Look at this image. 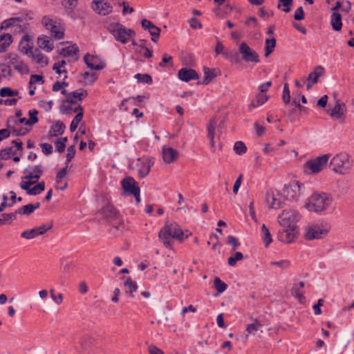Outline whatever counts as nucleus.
Wrapping results in <instances>:
<instances>
[{
    "mask_svg": "<svg viewBox=\"0 0 354 354\" xmlns=\"http://www.w3.org/2000/svg\"><path fill=\"white\" fill-rule=\"evenodd\" d=\"M331 201L332 198L327 194L315 193L309 197L306 206L308 210L319 213L326 209Z\"/></svg>",
    "mask_w": 354,
    "mask_h": 354,
    "instance_id": "1",
    "label": "nucleus"
},
{
    "mask_svg": "<svg viewBox=\"0 0 354 354\" xmlns=\"http://www.w3.org/2000/svg\"><path fill=\"white\" fill-rule=\"evenodd\" d=\"M107 29L113 35L116 41L124 44L128 42L129 37L135 35L134 30L127 28L120 23H111L109 24Z\"/></svg>",
    "mask_w": 354,
    "mask_h": 354,
    "instance_id": "2",
    "label": "nucleus"
},
{
    "mask_svg": "<svg viewBox=\"0 0 354 354\" xmlns=\"http://www.w3.org/2000/svg\"><path fill=\"white\" fill-rule=\"evenodd\" d=\"M352 162L349 159V156L346 153H339L336 154L330 162V166L332 169L341 174L347 173L351 169Z\"/></svg>",
    "mask_w": 354,
    "mask_h": 354,
    "instance_id": "3",
    "label": "nucleus"
},
{
    "mask_svg": "<svg viewBox=\"0 0 354 354\" xmlns=\"http://www.w3.org/2000/svg\"><path fill=\"white\" fill-rule=\"evenodd\" d=\"M301 215L296 209H284L278 216V222L283 227H297Z\"/></svg>",
    "mask_w": 354,
    "mask_h": 354,
    "instance_id": "4",
    "label": "nucleus"
},
{
    "mask_svg": "<svg viewBox=\"0 0 354 354\" xmlns=\"http://www.w3.org/2000/svg\"><path fill=\"white\" fill-rule=\"evenodd\" d=\"M100 214H102L104 218L111 223V225L117 229L120 230V227L123 225V223L120 219V214L117 209L110 204H106L100 211Z\"/></svg>",
    "mask_w": 354,
    "mask_h": 354,
    "instance_id": "5",
    "label": "nucleus"
},
{
    "mask_svg": "<svg viewBox=\"0 0 354 354\" xmlns=\"http://www.w3.org/2000/svg\"><path fill=\"white\" fill-rule=\"evenodd\" d=\"M43 26L50 32V35L55 39H62L64 37V28L57 21L48 16L41 19Z\"/></svg>",
    "mask_w": 354,
    "mask_h": 354,
    "instance_id": "6",
    "label": "nucleus"
},
{
    "mask_svg": "<svg viewBox=\"0 0 354 354\" xmlns=\"http://www.w3.org/2000/svg\"><path fill=\"white\" fill-rule=\"evenodd\" d=\"M122 189L126 196H133L137 201H140V187L138 183L131 176H126L121 182Z\"/></svg>",
    "mask_w": 354,
    "mask_h": 354,
    "instance_id": "7",
    "label": "nucleus"
},
{
    "mask_svg": "<svg viewBox=\"0 0 354 354\" xmlns=\"http://www.w3.org/2000/svg\"><path fill=\"white\" fill-rule=\"evenodd\" d=\"M330 157V154H324L315 159L310 160L305 164V169H308L313 174L318 173L326 167Z\"/></svg>",
    "mask_w": 354,
    "mask_h": 354,
    "instance_id": "8",
    "label": "nucleus"
},
{
    "mask_svg": "<svg viewBox=\"0 0 354 354\" xmlns=\"http://www.w3.org/2000/svg\"><path fill=\"white\" fill-rule=\"evenodd\" d=\"M302 186L298 181L292 180L285 186L283 194L289 201H297L301 194Z\"/></svg>",
    "mask_w": 354,
    "mask_h": 354,
    "instance_id": "9",
    "label": "nucleus"
},
{
    "mask_svg": "<svg viewBox=\"0 0 354 354\" xmlns=\"http://www.w3.org/2000/svg\"><path fill=\"white\" fill-rule=\"evenodd\" d=\"M328 233V230L322 226L314 225L306 228L304 238L306 240L311 241L320 239L325 237Z\"/></svg>",
    "mask_w": 354,
    "mask_h": 354,
    "instance_id": "10",
    "label": "nucleus"
},
{
    "mask_svg": "<svg viewBox=\"0 0 354 354\" xmlns=\"http://www.w3.org/2000/svg\"><path fill=\"white\" fill-rule=\"evenodd\" d=\"M9 59L8 64L12 66L14 68L21 74H28L30 72L29 68L26 64H25L20 57L14 53H10L8 55Z\"/></svg>",
    "mask_w": 354,
    "mask_h": 354,
    "instance_id": "11",
    "label": "nucleus"
},
{
    "mask_svg": "<svg viewBox=\"0 0 354 354\" xmlns=\"http://www.w3.org/2000/svg\"><path fill=\"white\" fill-rule=\"evenodd\" d=\"M239 53L241 54L243 59L247 62H259V55L256 51L252 50L246 43L243 42L239 46Z\"/></svg>",
    "mask_w": 354,
    "mask_h": 354,
    "instance_id": "12",
    "label": "nucleus"
},
{
    "mask_svg": "<svg viewBox=\"0 0 354 354\" xmlns=\"http://www.w3.org/2000/svg\"><path fill=\"white\" fill-rule=\"evenodd\" d=\"M153 163L154 161L153 158L148 157H142L138 159L137 167L140 178H145L149 174L150 169L153 165Z\"/></svg>",
    "mask_w": 354,
    "mask_h": 354,
    "instance_id": "13",
    "label": "nucleus"
},
{
    "mask_svg": "<svg viewBox=\"0 0 354 354\" xmlns=\"http://www.w3.org/2000/svg\"><path fill=\"white\" fill-rule=\"evenodd\" d=\"M297 234V227H283L279 232L278 239L281 242L289 243L295 240Z\"/></svg>",
    "mask_w": 354,
    "mask_h": 354,
    "instance_id": "14",
    "label": "nucleus"
},
{
    "mask_svg": "<svg viewBox=\"0 0 354 354\" xmlns=\"http://www.w3.org/2000/svg\"><path fill=\"white\" fill-rule=\"evenodd\" d=\"M52 227V225H42L31 230H26L21 234L22 238L32 239L39 235H42Z\"/></svg>",
    "mask_w": 354,
    "mask_h": 354,
    "instance_id": "15",
    "label": "nucleus"
},
{
    "mask_svg": "<svg viewBox=\"0 0 354 354\" xmlns=\"http://www.w3.org/2000/svg\"><path fill=\"white\" fill-rule=\"evenodd\" d=\"M267 205L272 209H279L282 207L283 201L281 200L280 194L270 190L266 195Z\"/></svg>",
    "mask_w": 354,
    "mask_h": 354,
    "instance_id": "16",
    "label": "nucleus"
},
{
    "mask_svg": "<svg viewBox=\"0 0 354 354\" xmlns=\"http://www.w3.org/2000/svg\"><path fill=\"white\" fill-rule=\"evenodd\" d=\"M92 8L97 14L106 15L112 12V6L104 0H93L92 2Z\"/></svg>",
    "mask_w": 354,
    "mask_h": 354,
    "instance_id": "17",
    "label": "nucleus"
},
{
    "mask_svg": "<svg viewBox=\"0 0 354 354\" xmlns=\"http://www.w3.org/2000/svg\"><path fill=\"white\" fill-rule=\"evenodd\" d=\"M141 25L145 30H149L151 35V40L153 42H157L160 37V29L158 26H155L151 21L145 19L141 21Z\"/></svg>",
    "mask_w": 354,
    "mask_h": 354,
    "instance_id": "18",
    "label": "nucleus"
},
{
    "mask_svg": "<svg viewBox=\"0 0 354 354\" xmlns=\"http://www.w3.org/2000/svg\"><path fill=\"white\" fill-rule=\"evenodd\" d=\"M97 57L94 55H90L88 53L84 56V61L86 66L92 70L100 71L105 68L106 64L102 61H99Z\"/></svg>",
    "mask_w": 354,
    "mask_h": 354,
    "instance_id": "19",
    "label": "nucleus"
},
{
    "mask_svg": "<svg viewBox=\"0 0 354 354\" xmlns=\"http://www.w3.org/2000/svg\"><path fill=\"white\" fill-rule=\"evenodd\" d=\"M78 91H75L67 94V96L64 100H63V103H70L71 104H76V101L75 99H77V101L81 102L84 97H86L88 95V92L86 90L80 89Z\"/></svg>",
    "mask_w": 354,
    "mask_h": 354,
    "instance_id": "20",
    "label": "nucleus"
},
{
    "mask_svg": "<svg viewBox=\"0 0 354 354\" xmlns=\"http://www.w3.org/2000/svg\"><path fill=\"white\" fill-rule=\"evenodd\" d=\"M178 76L180 80L186 82L198 79V75L195 70L187 68H183L179 70Z\"/></svg>",
    "mask_w": 354,
    "mask_h": 354,
    "instance_id": "21",
    "label": "nucleus"
},
{
    "mask_svg": "<svg viewBox=\"0 0 354 354\" xmlns=\"http://www.w3.org/2000/svg\"><path fill=\"white\" fill-rule=\"evenodd\" d=\"M168 228L167 225H165L159 232L158 238L163 245L167 248H171L172 245V236Z\"/></svg>",
    "mask_w": 354,
    "mask_h": 354,
    "instance_id": "22",
    "label": "nucleus"
},
{
    "mask_svg": "<svg viewBox=\"0 0 354 354\" xmlns=\"http://www.w3.org/2000/svg\"><path fill=\"white\" fill-rule=\"evenodd\" d=\"M162 158L165 162L169 164L175 161L178 156V152L171 147L162 148Z\"/></svg>",
    "mask_w": 354,
    "mask_h": 354,
    "instance_id": "23",
    "label": "nucleus"
},
{
    "mask_svg": "<svg viewBox=\"0 0 354 354\" xmlns=\"http://www.w3.org/2000/svg\"><path fill=\"white\" fill-rule=\"evenodd\" d=\"M166 225L170 230L169 231L173 239H176L178 241H183L188 237V236H184V233L183 230L180 229V226L176 223H171L170 224Z\"/></svg>",
    "mask_w": 354,
    "mask_h": 354,
    "instance_id": "24",
    "label": "nucleus"
},
{
    "mask_svg": "<svg viewBox=\"0 0 354 354\" xmlns=\"http://www.w3.org/2000/svg\"><path fill=\"white\" fill-rule=\"evenodd\" d=\"M37 44L39 48L46 52H50L54 48L53 40L46 35L39 36L37 39Z\"/></svg>",
    "mask_w": 354,
    "mask_h": 354,
    "instance_id": "25",
    "label": "nucleus"
},
{
    "mask_svg": "<svg viewBox=\"0 0 354 354\" xmlns=\"http://www.w3.org/2000/svg\"><path fill=\"white\" fill-rule=\"evenodd\" d=\"M24 174H27L26 176L22 177V179L26 180H39L43 173V167L41 165L35 166L33 171H29L28 169L24 170Z\"/></svg>",
    "mask_w": 354,
    "mask_h": 354,
    "instance_id": "26",
    "label": "nucleus"
},
{
    "mask_svg": "<svg viewBox=\"0 0 354 354\" xmlns=\"http://www.w3.org/2000/svg\"><path fill=\"white\" fill-rule=\"evenodd\" d=\"M66 126L63 122L58 120L52 124L49 131V136L50 137H57L64 133Z\"/></svg>",
    "mask_w": 354,
    "mask_h": 354,
    "instance_id": "27",
    "label": "nucleus"
},
{
    "mask_svg": "<svg viewBox=\"0 0 354 354\" xmlns=\"http://www.w3.org/2000/svg\"><path fill=\"white\" fill-rule=\"evenodd\" d=\"M32 43L30 42L29 36L24 35L19 45V50L26 55H28L29 53H32Z\"/></svg>",
    "mask_w": 354,
    "mask_h": 354,
    "instance_id": "28",
    "label": "nucleus"
},
{
    "mask_svg": "<svg viewBox=\"0 0 354 354\" xmlns=\"http://www.w3.org/2000/svg\"><path fill=\"white\" fill-rule=\"evenodd\" d=\"M268 98H269V97L267 95H264L263 93H259L255 96V99L253 100L251 102V103L248 105V110L250 111L253 109L263 105L268 101Z\"/></svg>",
    "mask_w": 354,
    "mask_h": 354,
    "instance_id": "29",
    "label": "nucleus"
},
{
    "mask_svg": "<svg viewBox=\"0 0 354 354\" xmlns=\"http://www.w3.org/2000/svg\"><path fill=\"white\" fill-rule=\"evenodd\" d=\"M324 74V68L322 66H317L315 67V70L308 75L307 81L311 82L312 84H315L318 82L319 78L323 76Z\"/></svg>",
    "mask_w": 354,
    "mask_h": 354,
    "instance_id": "30",
    "label": "nucleus"
},
{
    "mask_svg": "<svg viewBox=\"0 0 354 354\" xmlns=\"http://www.w3.org/2000/svg\"><path fill=\"white\" fill-rule=\"evenodd\" d=\"M330 25L333 29L335 31H339L342 30V15L339 12H333L330 19Z\"/></svg>",
    "mask_w": 354,
    "mask_h": 354,
    "instance_id": "31",
    "label": "nucleus"
},
{
    "mask_svg": "<svg viewBox=\"0 0 354 354\" xmlns=\"http://www.w3.org/2000/svg\"><path fill=\"white\" fill-rule=\"evenodd\" d=\"M40 207V203L37 202L35 204H28L26 205L21 208L17 210V214L21 215H30L32 214L35 209H38Z\"/></svg>",
    "mask_w": 354,
    "mask_h": 354,
    "instance_id": "32",
    "label": "nucleus"
},
{
    "mask_svg": "<svg viewBox=\"0 0 354 354\" xmlns=\"http://www.w3.org/2000/svg\"><path fill=\"white\" fill-rule=\"evenodd\" d=\"M216 126V121L215 118H212L209 124H207V138L210 140V146L211 148L214 147V132H215V128Z\"/></svg>",
    "mask_w": 354,
    "mask_h": 354,
    "instance_id": "33",
    "label": "nucleus"
},
{
    "mask_svg": "<svg viewBox=\"0 0 354 354\" xmlns=\"http://www.w3.org/2000/svg\"><path fill=\"white\" fill-rule=\"evenodd\" d=\"M12 37L10 34H3L0 36V53L5 52L12 44Z\"/></svg>",
    "mask_w": 354,
    "mask_h": 354,
    "instance_id": "34",
    "label": "nucleus"
},
{
    "mask_svg": "<svg viewBox=\"0 0 354 354\" xmlns=\"http://www.w3.org/2000/svg\"><path fill=\"white\" fill-rule=\"evenodd\" d=\"M344 104L337 103L330 112L328 110L327 111L333 118L340 119L344 114Z\"/></svg>",
    "mask_w": 354,
    "mask_h": 354,
    "instance_id": "35",
    "label": "nucleus"
},
{
    "mask_svg": "<svg viewBox=\"0 0 354 354\" xmlns=\"http://www.w3.org/2000/svg\"><path fill=\"white\" fill-rule=\"evenodd\" d=\"M79 52V48L76 44H73L66 48H63L60 52L59 55L64 57L73 56L76 55Z\"/></svg>",
    "mask_w": 354,
    "mask_h": 354,
    "instance_id": "36",
    "label": "nucleus"
},
{
    "mask_svg": "<svg viewBox=\"0 0 354 354\" xmlns=\"http://www.w3.org/2000/svg\"><path fill=\"white\" fill-rule=\"evenodd\" d=\"M62 5L71 15L78 5V0H62Z\"/></svg>",
    "mask_w": 354,
    "mask_h": 354,
    "instance_id": "37",
    "label": "nucleus"
},
{
    "mask_svg": "<svg viewBox=\"0 0 354 354\" xmlns=\"http://www.w3.org/2000/svg\"><path fill=\"white\" fill-rule=\"evenodd\" d=\"M124 286L127 288L126 292L129 293L131 297H133V293L137 291L138 285L136 281H133L131 278L128 277L124 282Z\"/></svg>",
    "mask_w": 354,
    "mask_h": 354,
    "instance_id": "38",
    "label": "nucleus"
},
{
    "mask_svg": "<svg viewBox=\"0 0 354 354\" xmlns=\"http://www.w3.org/2000/svg\"><path fill=\"white\" fill-rule=\"evenodd\" d=\"M275 46L276 39L274 37L266 39L265 43V57H269L270 55L274 51Z\"/></svg>",
    "mask_w": 354,
    "mask_h": 354,
    "instance_id": "39",
    "label": "nucleus"
},
{
    "mask_svg": "<svg viewBox=\"0 0 354 354\" xmlns=\"http://www.w3.org/2000/svg\"><path fill=\"white\" fill-rule=\"evenodd\" d=\"M261 232L265 245L266 247H268L272 241V239L268 228L266 226L265 224H263L261 227Z\"/></svg>",
    "mask_w": 354,
    "mask_h": 354,
    "instance_id": "40",
    "label": "nucleus"
},
{
    "mask_svg": "<svg viewBox=\"0 0 354 354\" xmlns=\"http://www.w3.org/2000/svg\"><path fill=\"white\" fill-rule=\"evenodd\" d=\"M291 294L293 297L298 299L301 304H304L306 301V297L304 296L301 289L298 288L297 285H294L291 289Z\"/></svg>",
    "mask_w": 354,
    "mask_h": 354,
    "instance_id": "41",
    "label": "nucleus"
},
{
    "mask_svg": "<svg viewBox=\"0 0 354 354\" xmlns=\"http://www.w3.org/2000/svg\"><path fill=\"white\" fill-rule=\"evenodd\" d=\"M134 77L137 80L138 83L151 84L153 83L152 77L149 74L137 73Z\"/></svg>",
    "mask_w": 354,
    "mask_h": 354,
    "instance_id": "42",
    "label": "nucleus"
},
{
    "mask_svg": "<svg viewBox=\"0 0 354 354\" xmlns=\"http://www.w3.org/2000/svg\"><path fill=\"white\" fill-rule=\"evenodd\" d=\"M44 189H45V182L41 181L37 185L34 186L33 187H32L29 190H28L27 194L35 196V195L39 194Z\"/></svg>",
    "mask_w": 354,
    "mask_h": 354,
    "instance_id": "43",
    "label": "nucleus"
},
{
    "mask_svg": "<svg viewBox=\"0 0 354 354\" xmlns=\"http://www.w3.org/2000/svg\"><path fill=\"white\" fill-rule=\"evenodd\" d=\"M82 77L85 81L86 85H91L93 84L97 79V75L95 73H89L88 71L84 72L82 74Z\"/></svg>",
    "mask_w": 354,
    "mask_h": 354,
    "instance_id": "44",
    "label": "nucleus"
},
{
    "mask_svg": "<svg viewBox=\"0 0 354 354\" xmlns=\"http://www.w3.org/2000/svg\"><path fill=\"white\" fill-rule=\"evenodd\" d=\"M68 141L67 137H62L55 142V149L59 153H63L66 148V144Z\"/></svg>",
    "mask_w": 354,
    "mask_h": 354,
    "instance_id": "45",
    "label": "nucleus"
},
{
    "mask_svg": "<svg viewBox=\"0 0 354 354\" xmlns=\"http://www.w3.org/2000/svg\"><path fill=\"white\" fill-rule=\"evenodd\" d=\"M82 118H83L82 113H78L75 116V118L72 120L71 125H70V131L71 132H74L77 129L80 122L82 120Z\"/></svg>",
    "mask_w": 354,
    "mask_h": 354,
    "instance_id": "46",
    "label": "nucleus"
},
{
    "mask_svg": "<svg viewBox=\"0 0 354 354\" xmlns=\"http://www.w3.org/2000/svg\"><path fill=\"white\" fill-rule=\"evenodd\" d=\"M234 150L238 155H243L247 151L245 145L242 141H237L234 143Z\"/></svg>",
    "mask_w": 354,
    "mask_h": 354,
    "instance_id": "47",
    "label": "nucleus"
},
{
    "mask_svg": "<svg viewBox=\"0 0 354 354\" xmlns=\"http://www.w3.org/2000/svg\"><path fill=\"white\" fill-rule=\"evenodd\" d=\"M261 326V324L255 319L253 323L247 325L246 331L250 335H254Z\"/></svg>",
    "mask_w": 354,
    "mask_h": 354,
    "instance_id": "48",
    "label": "nucleus"
},
{
    "mask_svg": "<svg viewBox=\"0 0 354 354\" xmlns=\"http://www.w3.org/2000/svg\"><path fill=\"white\" fill-rule=\"evenodd\" d=\"M207 244L208 245L212 244V250H216L217 248H218V253H220L219 248H220L221 245L218 242V236L216 234H212L209 236V239L207 241Z\"/></svg>",
    "mask_w": 354,
    "mask_h": 354,
    "instance_id": "49",
    "label": "nucleus"
},
{
    "mask_svg": "<svg viewBox=\"0 0 354 354\" xmlns=\"http://www.w3.org/2000/svg\"><path fill=\"white\" fill-rule=\"evenodd\" d=\"M33 57L36 59L37 64H40L41 66H47L48 64V57L43 55L42 53H37L36 55H32Z\"/></svg>",
    "mask_w": 354,
    "mask_h": 354,
    "instance_id": "50",
    "label": "nucleus"
},
{
    "mask_svg": "<svg viewBox=\"0 0 354 354\" xmlns=\"http://www.w3.org/2000/svg\"><path fill=\"white\" fill-rule=\"evenodd\" d=\"M19 21L18 18H10V19L4 20L0 26V32L3 30H6L11 26H14L15 24Z\"/></svg>",
    "mask_w": 354,
    "mask_h": 354,
    "instance_id": "51",
    "label": "nucleus"
},
{
    "mask_svg": "<svg viewBox=\"0 0 354 354\" xmlns=\"http://www.w3.org/2000/svg\"><path fill=\"white\" fill-rule=\"evenodd\" d=\"M243 258V255L241 252H236L234 256H231L227 259V263L230 266H234L237 261H240Z\"/></svg>",
    "mask_w": 354,
    "mask_h": 354,
    "instance_id": "52",
    "label": "nucleus"
},
{
    "mask_svg": "<svg viewBox=\"0 0 354 354\" xmlns=\"http://www.w3.org/2000/svg\"><path fill=\"white\" fill-rule=\"evenodd\" d=\"M144 99H145V96H143V95H137L136 97H132L125 98V99L122 100V101L121 102V106H124L127 102H129L130 100H137L138 102H134V104L136 106H140V103L143 101Z\"/></svg>",
    "mask_w": 354,
    "mask_h": 354,
    "instance_id": "53",
    "label": "nucleus"
},
{
    "mask_svg": "<svg viewBox=\"0 0 354 354\" xmlns=\"http://www.w3.org/2000/svg\"><path fill=\"white\" fill-rule=\"evenodd\" d=\"M204 71L205 77L203 83L207 84L215 77V74L209 68H204Z\"/></svg>",
    "mask_w": 354,
    "mask_h": 354,
    "instance_id": "54",
    "label": "nucleus"
},
{
    "mask_svg": "<svg viewBox=\"0 0 354 354\" xmlns=\"http://www.w3.org/2000/svg\"><path fill=\"white\" fill-rule=\"evenodd\" d=\"M270 264L272 266H277L281 270L286 269L290 267V263L288 260H281L279 261H271Z\"/></svg>",
    "mask_w": 354,
    "mask_h": 354,
    "instance_id": "55",
    "label": "nucleus"
},
{
    "mask_svg": "<svg viewBox=\"0 0 354 354\" xmlns=\"http://www.w3.org/2000/svg\"><path fill=\"white\" fill-rule=\"evenodd\" d=\"M38 114V111L36 109L30 110L28 112V115L30 116V118L28 119V122L29 124V126H31L37 122H38V118L37 117V115Z\"/></svg>",
    "mask_w": 354,
    "mask_h": 354,
    "instance_id": "56",
    "label": "nucleus"
},
{
    "mask_svg": "<svg viewBox=\"0 0 354 354\" xmlns=\"http://www.w3.org/2000/svg\"><path fill=\"white\" fill-rule=\"evenodd\" d=\"M75 145H71L67 149V153L66 156V165H68V163L71 161V160L74 158L75 155Z\"/></svg>",
    "mask_w": 354,
    "mask_h": 354,
    "instance_id": "57",
    "label": "nucleus"
},
{
    "mask_svg": "<svg viewBox=\"0 0 354 354\" xmlns=\"http://www.w3.org/2000/svg\"><path fill=\"white\" fill-rule=\"evenodd\" d=\"M227 243L232 246V250H236L240 245L238 239L233 236H228L227 238Z\"/></svg>",
    "mask_w": 354,
    "mask_h": 354,
    "instance_id": "58",
    "label": "nucleus"
},
{
    "mask_svg": "<svg viewBox=\"0 0 354 354\" xmlns=\"http://www.w3.org/2000/svg\"><path fill=\"white\" fill-rule=\"evenodd\" d=\"M282 100L286 104H288L290 100V91L288 84H285L283 89Z\"/></svg>",
    "mask_w": 354,
    "mask_h": 354,
    "instance_id": "59",
    "label": "nucleus"
},
{
    "mask_svg": "<svg viewBox=\"0 0 354 354\" xmlns=\"http://www.w3.org/2000/svg\"><path fill=\"white\" fill-rule=\"evenodd\" d=\"M279 3L277 6V8L279 9L281 8V4L283 6V8L282 9L285 12H289L290 10V6L292 4L293 0H279Z\"/></svg>",
    "mask_w": 354,
    "mask_h": 354,
    "instance_id": "60",
    "label": "nucleus"
},
{
    "mask_svg": "<svg viewBox=\"0 0 354 354\" xmlns=\"http://www.w3.org/2000/svg\"><path fill=\"white\" fill-rule=\"evenodd\" d=\"M68 165L66 167L60 169L56 175L55 181L57 183H61L62 180L66 176Z\"/></svg>",
    "mask_w": 354,
    "mask_h": 354,
    "instance_id": "61",
    "label": "nucleus"
},
{
    "mask_svg": "<svg viewBox=\"0 0 354 354\" xmlns=\"http://www.w3.org/2000/svg\"><path fill=\"white\" fill-rule=\"evenodd\" d=\"M36 82H40L41 84H44V77L40 75H32L30 78L29 86L31 87Z\"/></svg>",
    "mask_w": 354,
    "mask_h": 354,
    "instance_id": "62",
    "label": "nucleus"
},
{
    "mask_svg": "<svg viewBox=\"0 0 354 354\" xmlns=\"http://www.w3.org/2000/svg\"><path fill=\"white\" fill-rule=\"evenodd\" d=\"M40 147L42 149V152L46 155H50L53 153V146L48 143H41Z\"/></svg>",
    "mask_w": 354,
    "mask_h": 354,
    "instance_id": "63",
    "label": "nucleus"
},
{
    "mask_svg": "<svg viewBox=\"0 0 354 354\" xmlns=\"http://www.w3.org/2000/svg\"><path fill=\"white\" fill-rule=\"evenodd\" d=\"M148 351L149 354H165L161 349L153 344L149 346Z\"/></svg>",
    "mask_w": 354,
    "mask_h": 354,
    "instance_id": "64",
    "label": "nucleus"
}]
</instances>
